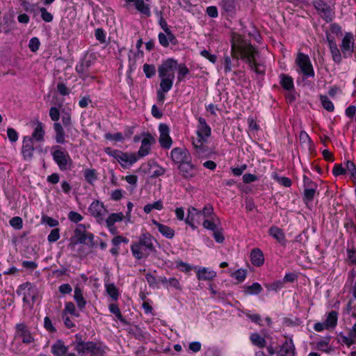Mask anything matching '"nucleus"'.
I'll list each match as a JSON object with an SVG mask.
<instances>
[{
	"mask_svg": "<svg viewBox=\"0 0 356 356\" xmlns=\"http://www.w3.org/2000/svg\"><path fill=\"white\" fill-rule=\"evenodd\" d=\"M258 51L248 40L241 35H235L232 38V55L236 58V63L241 58L246 62L251 70L258 74H264V68L255 61V56Z\"/></svg>",
	"mask_w": 356,
	"mask_h": 356,
	"instance_id": "nucleus-1",
	"label": "nucleus"
},
{
	"mask_svg": "<svg viewBox=\"0 0 356 356\" xmlns=\"http://www.w3.org/2000/svg\"><path fill=\"white\" fill-rule=\"evenodd\" d=\"M154 238L149 233L142 234L138 241L131 245V250L134 257L137 259L147 258L151 253L156 251L154 243Z\"/></svg>",
	"mask_w": 356,
	"mask_h": 356,
	"instance_id": "nucleus-2",
	"label": "nucleus"
},
{
	"mask_svg": "<svg viewBox=\"0 0 356 356\" xmlns=\"http://www.w3.org/2000/svg\"><path fill=\"white\" fill-rule=\"evenodd\" d=\"M51 154L54 162L58 165L60 170L65 171L70 169L72 161L65 148L59 145H54L51 148Z\"/></svg>",
	"mask_w": 356,
	"mask_h": 356,
	"instance_id": "nucleus-3",
	"label": "nucleus"
},
{
	"mask_svg": "<svg viewBox=\"0 0 356 356\" xmlns=\"http://www.w3.org/2000/svg\"><path fill=\"white\" fill-rule=\"evenodd\" d=\"M94 235L92 233L86 232V226L83 224H79L74 231V236L71 240H75L73 243H82L86 244L92 248L95 245Z\"/></svg>",
	"mask_w": 356,
	"mask_h": 356,
	"instance_id": "nucleus-4",
	"label": "nucleus"
},
{
	"mask_svg": "<svg viewBox=\"0 0 356 356\" xmlns=\"http://www.w3.org/2000/svg\"><path fill=\"white\" fill-rule=\"evenodd\" d=\"M313 6L317 10L318 14L326 22H330L334 17V8H332L328 3L323 0H314Z\"/></svg>",
	"mask_w": 356,
	"mask_h": 356,
	"instance_id": "nucleus-5",
	"label": "nucleus"
},
{
	"mask_svg": "<svg viewBox=\"0 0 356 356\" xmlns=\"http://www.w3.org/2000/svg\"><path fill=\"white\" fill-rule=\"evenodd\" d=\"M296 63L305 77L308 78L314 76V71L310 59L307 55H305L303 53H298L296 58Z\"/></svg>",
	"mask_w": 356,
	"mask_h": 356,
	"instance_id": "nucleus-6",
	"label": "nucleus"
},
{
	"mask_svg": "<svg viewBox=\"0 0 356 356\" xmlns=\"http://www.w3.org/2000/svg\"><path fill=\"white\" fill-rule=\"evenodd\" d=\"M178 66L177 61L173 58H168L159 66V77L175 78V70Z\"/></svg>",
	"mask_w": 356,
	"mask_h": 356,
	"instance_id": "nucleus-7",
	"label": "nucleus"
},
{
	"mask_svg": "<svg viewBox=\"0 0 356 356\" xmlns=\"http://www.w3.org/2000/svg\"><path fill=\"white\" fill-rule=\"evenodd\" d=\"M92 65V59L91 56H86L77 63L75 70L82 79L85 80L86 78L90 76L92 74L90 71Z\"/></svg>",
	"mask_w": 356,
	"mask_h": 356,
	"instance_id": "nucleus-8",
	"label": "nucleus"
},
{
	"mask_svg": "<svg viewBox=\"0 0 356 356\" xmlns=\"http://www.w3.org/2000/svg\"><path fill=\"white\" fill-rule=\"evenodd\" d=\"M19 295H23V301L30 303V301L34 302L36 298V288L31 283L26 282L20 285L17 291Z\"/></svg>",
	"mask_w": 356,
	"mask_h": 356,
	"instance_id": "nucleus-9",
	"label": "nucleus"
},
{
	"mask_svg": "<svg viewBox=\"0 0 356 356\" xmlns=\"http://www.w3.org/2000/svg\"><path fill=\"white\" fill-rule=\"evenodd\" d=\"M178 168L181 175L188 180L195 177L197 174V168L191 163V159L179 165Z\"/></svg>",
	"mask_w": 356,
	"mask_h": 356,
	"instance_id": "nucleus-10",
	"label": "nucleus"
},
{
	"mask_svg": "<svg viewBox=\"0 0 356 356\" xmlns=\"http://www.w3.org/2000/svg\"><path fill=\"white\" fill-rule=\"evenodd\" d=\"M171 158L175 163L179 165L191 159L189 152L186 148L181 147L172 149L171 151Z\"/></svg>",
	"mask_w": 356,
	"mask_h": 356,
	"instance_id": "nucleus-11",
	"label": "nucleus"
},
{
	"mask_svg": "<svg viewBox=\"0 0 356 356\" xmlns=\"http://www.w3.org/2000/svg\"><path fill=\"white\" fill-rule=\"evenodd\" d=\"M16 335L22 339L24 343L30 344L34 341L30 330L24 323H19L16 325Z\"/></svg>",
	"mask_w": 356,
	"mask_h": 356,
	"instance_id": "nucleus-12",
	"label": "nucleus"
},
{
	"mask_svg": "<svg viewBox=\"0 0 356 356\" xmlns=\"http://www.w3.org/2000/svg\"><path fill=\"white\" fill-rule=\"evenodd\" d=\"M75 337L76 340L72 344L74 346V349L79 356H85L86 353H90V350L93 347L92 341H83L79 334H76Z\"/></svg>",
	"mask_w": 356,
	"mask_h": 356,
	"instance_id": "nucleus-13",
	"label": "nucleus"
},
{
	"mask_svg": "<svg viewBox=\"0 0 356 356\" xmlns=\"http://www.w3.org/2000/svg\"><path fill=\"white\" fill-rule=\"evenodd\" d=\"M35 148L33 141L29 136H24L22 142V154L24 160L30 161L33 157Z\"/></svg>",
	"mask_w": 356,
	"mask_h": 356,
	"instance_id": "nucleus-14",
	"label": "nucleus"
},
{
	"mask_svg": "<svg viewBox=\"0 0 356 356\" xmlns=\"http://www.w3.org/2000/svg\"><path fill=\"white\" fill-rule=\"evenodd\" d=\"M196 133L197 135V138H202V140H204V139L208 140V138L211 134V127L207 124L206 120L202 117L198 118V125Z\"/></svg>",
	"mask_w": 356,
	"mask_h": 356,
	"instance_id": "nucleus-15",
	"label": "nucleus"
},
{
	"mask_svg": "<svg viewBox=\"0 0 356 356\" xmlns=\"http://www.w3.org/2000/svg\"><path fill=\"white\" fill-rule=\"evenodd\" d=\"M203 216L200 210H197L195 207H191L188 209L187 218L185 220V222L191 228L195 229L196 226L195 222H200Z\"/></svg>",
	"mask_w": 356,
	"mask_h": 356,
	"instance_id": "nucleus-16",
	"label": "nucleus"
},
{
	"mask_svg": "<svg viewBox=\"0 0 356 356\" xmlns=\"http://www.w3.org/2000/svg\"><path fill=\"white\" fill-rule=\"evenodd\" d=\"M353 36L351 33H346L342 39L341 49L344 57H348L353 52Z\"/></svg>",
	"mask_w": 356,
	"mask_h": 356,
	"instance_id": "nucleus-17",
	"label": "nucleus"
},
{
	"mask_svg": "<svg viewBox=\"0 0 356 356\" xmlns=\"http://www.w3.org/2000/svg\"><path fill=\"white\" fill-rule=\"evenodd\" d=\"M207 142V140L204 139L202 140V138H193L192 143L193 147L195 150V153L199 156H206L209 154V147L205 143Z\"/></svg>",
	"mask_w": 356,
	"mask_h": 356,
	"instance_id": "nucleus-18",
	"label": "nucleus"
},
{
	"mask_svg": "<svg viewBox=\"0 0 356 356\" xmlns=\"http://www.w3.org/2000/svg\"><path fill=\"white\" fill-rule=\"evenodd\" d=\"M88 210L90 214L98 220H102L104 213L106 212L104 204L98 200L94 201L89 207Z\"/></svg>",
	"mask_w": 356,
	"mask_h": 356,
	"instance_id": "nucleus-19",
	"label": "nucleus"
},
{
	"mask_svg": "<svg viewBox=\"0 0 356 356\" xmlns=\"http://www.w3.org/2000/svg\"><path fill=\"white\" fill-rule=\"evenodd\" d=\"M154 142V138L150 134H147L142 140L141 146L138 152V156L143 157L147 155L149 152L152 144H153Z\"/></svg>",
	"mask_w": 356,
	"mask_h": 356,
	"instance_id": "nucleus-20",
	"label": "nucleus"
},
{
	"mask_svg": "<svg viewBox=\"0 0 356 356\" xmlns=\"http://www.w3.org/2000/svg\"><path fill=\"white\" fill-rule=\"evenodd\" d=\"M138 161V158L133 153L122 152L118 163L123 168H128Z\"/></svg>",
	"mask_w": 356,
	"mask_h": 356,
	"instance_id": "nucleus-21",
	"label": "nucleus"
},
{
	"mask_svg": "<svg viewBox=\"0 0 356 356\" xmlns=\"http://www.w3.org/2000/svg\"><path fill=\"white\" fill-rule=\"evenodd\" d=\"M278 356H295V346L291 339L286 340L277 352Z\"/></svg>",
	"mask_w": 356,
	"mask_h": 356,
	"instance_id": "nucleus-22",
	"label": "nucleus"
},
{
	"mask_svg": "<svg viewBox=\"0 0 356 356\" xmlns=\"http://www.w3.org/2000/svg\"><path fill=\"white\" fill-rule=\"evenodd\" d=\"M54 130L55 131L54 139L58 144H65V133L64 128L60 122H54Z\"/></svg>",
	"mask_w": 356,
	"mask_h": 356,
	"instance_id": "nucleus-23",
	"label": "nucleus"
},
{
	"mask_svg": "<svg viewBox=\"0 0 356 356\" xmlns=\"http://www.w3.org/2000/svg\"><path fill=\"white\" fill-rule=\"evenodd\" d=\"M152 223L156 226L159 232L167 238L171 239L175 236V230L168 225L161 224L155 220H152Z\"/></svg>",
	"mask_w": 356,
	"mask_h": 356,
	"instance_id": "nucleus-24",
	"label": "nucleus"
},
{
	"mask_svg": "<svg viewBox=\"0 0 356 356\" xmlns=\"http://www.w3.org/2000/svg\"><path fill=\"white\" fill-rule=\"evenodd\" d=\"M68 351V347L64 344L62 340H57L51 346V353L55 356H64Z\"/></svg>",
	"mask_w": 356,
	"mask_h": 356,
	"instance_id": "nucleus-25",
	"label": "nucleus"
},
{
	"mask_svg": "<svg viewBox=\"0 0 356 356\" xmlns=\"http://www.w3.org/2000/svg\"><path fill=\"white\" fill-rule=\"evenodd\" d=\"M127 3L134 2L135 8L140 13L149 17L151 15L150 8L148 4L145 3L144 0H125Z\"/></svg>",
	"mask_w": 356,
	"mask_h": 356,
	"instance_id": "nucleus-26",
	"label": "nucleus"
},
{
	"mask_svg": "<svg viewBox=\"0 0 356 356\" xmlns=\"http://www.w3.org/2000/svg\"><path fill=\"white\" fill-rule=\"evenodd\" d=\"M44 134L45 132L43 124L38 121L37 126L34 129L33 132L32 133L31 136H29V138H31L32 141L35 140L37 142H42L44 140Z\"/></svg>",
	"mask_w": 356,
	"mask_h": 356,
	"instance_id": "nucleus-27",
	"label": "nucleus"
},
{
	"mask_svg": "<svg viewBox=\"0 0 356 356\" xmlns=\"http://www.w3.org/2000/svg\"><path fill=\"white\" fill-rule=\"evenodd\" d=\"M250 260L254 266H261L264 261V257L262 251L259 248L253 249L250 254Z\"/></svg>",
	"mask_w": 356,
	"mask_h": 356,
	"instance_id": "nucleus-28",
	"label": "nucleus"
},
{
	"mask_svg": "<svg viewBox=\"0 0 356 356\" xmlns=\"http://www.w3.org/2000/svg\"><path fill=\"white\" fill-rule=\"evenodd\" d=\"M159 42L160 44L163 47H168L171 43L172 44L176 45L178 44V40L176 38L175 35L173 34V39L168 35V34L165 33H159Z\"/></svg>",
	"mask_w": 356,
	"mask_h": 356,
	"instance_id": "nucleus-29",
	"label": "nucleus"
},
{
	"mask_svg": "<svg viewBox=\"0 0 356 356\" xmlns=\"http://www.w3.org/2000/svg\"><path fill=\"white\" fill-rule=\"evenodd\" d=\"M269 234L275 238L280 244L285 245L286 238L283 231L277 227H271L269 229Z\"/></svg>",
	"mask_w": 356,
	"mask_h": 356,
	"instance_id": "nucleus-30",
	"label": "nucleus"
},
{
	"mask_svg": "<svg viewBox=\"0 0 356 356\" xmlns=\"http://www.w3.org/2000/svg\"><path fill=\"white\" fill-rule=\"evenodd\" d=\"M243 292L248 295H257L263 290L261 285L258 282H254L252 285L243 286Z\"/></svg>",
	"mask_w": 356,
	"mask_h": 356,
	"instance_id": "nucleus-31",
	"label": "nucleus"
},
{
	"mask_svg": "<svg viewBox=\"0 0 356 356\" xmlns=\"http://www.w3.org/2000/svg\"><path fill=\"white\" fill-rule=\"evenodd\" d=\"M124 218L122 213H111L106 220V226L111 231L113 226L116 222L122 221Z\"/></svg>",
	"mask_w": 356,
	"mask_h": 356,
	"instance_id": "nucleus-32",
	"label": "nucleus"
},
{
	"mask_svg": "<svg viewBox=\"0 0 356 356\" xmlns=\"http://www.w3.org/2000/svg\"><path fill=\"white\" fill-rule=\"evenodd\" d=\"M216 275V272L209 270L207 268H203L197 271V276L198 280H211Z\"/></svg>",
	"mask_w": 356,
	"mask_h": 356,
	"instance_id": "nucleus-33",
	"label": "nucleus"
},
{
	"mask_svg": "<svg viewBox=\"0 0 356 356\" xmlns=\"http://www.w3.org/2000/svg\"><path fill=\"white\" fill-rule=\"evenodd\" d=\"M74 298L76 302L77 306L80 309H83L85 308L86 305V301L82 295L81 289L76 286L74 289Z\"/></svg>",
	"mask_w": 356,
	"mask_h": 356,
	"instance_id": "nucleus-34",
	"label": "nucleus"
},
{
	"mask_svg": "<svg viewBox=\"0 0 356 356\" xmlns=\"http://www.w3.org/2000/svg\"><path fill=\"white\" fill-rule=\"evenodd\" d=\"M280 83L283 87V88L286 90H291L294 87L293 79L284 74H282L280 75Z\"/></svg>",
	"mask_w": 356,
	"mask_h": 356,
	"instance_id": "nucleus-35",
	"label": "nucleus"
},
{
	"mask_svg": "<svg viewBox=\"0 0 356 356\" xmlns=\"http://www.w3.org/2000/svg\"><path fill=\"white\" fill-rule=\"evenodd\" d=\"M338 320V313L335 311H332L328 313L326 320L325 324L327 325V328L332 327L334 328L336 327L337 324Z\"/></svg>",
	"mask_w": 356,
	"mask_h": 356,
	"instance_id": "nucleus-36",
	"label": "nucleus"
},
{
	"mask_svg": "<svg viewBox=\"0 0 356 356\" xmlns=\"http://www.w3.org/2000/svg\"><path fill=\"white\" fill-rule=\"evenodd\" d=\"M161 79L160 90L168 92L172 87L175 78L159 77Z\"/></svg>",
	"mask_w": 356,
	"mask_h": 356,
	"instance_id": "nucleus-37",
	"label": "nucleus"
},
{
	"mask_svg": "<svg viewBox=\"0 0 356 356\" xmlns=\"http://www.w3.org/2000/svg\"><path fill=\"white\" fill-rule=\"evenodd\" d=\"M250 340L254 346H257L259 348H264L266 346V341L265 339L258 333L252 334L250 336Z\"/></svg>",
	"mask_w": 356,
	"mask_h": 356,
	"instance_id": "nucleus-38",
	"label": "nucleus"
},
{
	"mask_svg": "<svg viewBox=\"0 0 356 356\" xmlns=\"http://www.w3.org/2000/svg\"><path fill=\"white\" fill-rule=\"evenodd\" d=\"M177 70H178L177 81L181 82L184 80L186 76L189 74V70L184 63L178 64Z\"/></svg>",
	"mask_w": 356,
	"mask_h": 356,
	"instance_id": "nucleus-39",
	"label": "nucleus"
},
{
	"mask_svg": "<svg viewBox=\"0 0 356 356\" xmlns=\"http://www.w3.org/2000/svg\"><path fill=\"white\" fill-rule=\"evenodd\" d=\"M222 6L225 12L233 14L236 10L235 0H222Z\"/></svg>",
	"mask_w": 356,
	"mask_h": 356,
	"instance_id": "nucleus-40",
	"label": "nucleus"
},
{
	"mask_svg": "<svg viewBox=\"0 0 356 356\" xmlns=\"http://www.w3.org/2000/svg\"><path fill=\"white\" fill-rule=\"evenodd\" d=\"M107 293L112 298L113 300H117L119 297V291L114 284H108L105 285Z\"/></svg>",
	"mask_w": 356,
	"mask_h": 356,
	"instance_id": "nucleus-41",
	"label": "nucleus"
},
{
	"mask_svg": "<svg viewBox=\"0 0 356 356\" xmlns=\"http://www.w3.org/2000/svg\"><path fill=\"white\" fill-rule=\"evenodd\" d=\"M109 311L113 314L116 318L122 323L127 324L126 320L124 318L122 313L116 304H111L109 305Z\"/></svg>",
	"mask_w": 356,
	"mask_h": 356,
	"instance_id": "nucleus-42",
	"label": "nucleus"
},
{
	"mask_svg": "<svg viewBox=\"0 0 356 356\" xmlns=\"http://www.w3.org/2000/svg\"><path fill=\"white\" fill-rule=\"evenodd\" d=\"M163 208V202L161 200H158L152 204H146L144 207V211L146 213H149L152 209L161 210Z\"/></svg>",
	"mask_w": 356,
	"mask_h": 356,
	"instance_id": "nucleus-43",
	"label": "nucleus"
},
{
	"mask_svg": "<svg viewBox=\"0 0 356 356\" xmlns=\"http://www.w3.org/2000/svg\"><path fill=\"white\" fill-rule=\"evenodd\" d=\"M299 138L302 145H304L306 148L310 149L312 146V140L305 131H300Z\"/></svg>",
	"mask_w": 356,
	"mask_h": 356,
	"instance_id": "nucleus-44",
	"label": "nucleus"
},
{
	"mask_svg": "<svg viewBox=\"0 0 356 356\" xmlns=\"http://www.w3.org/2000/svg\"><path fill=\"white\" fill-rule=\"evenodd\" d=\"M92 346L90 350V356H104V348L100 344L92 342Z\"/></svg>",
	"mask_w": 356,
	"mask_h": 356,
	"instance_id": "nucleus-45",
	"label": "nucleus"
},
{
	"mask_svg": "<svg viewBox=\"0 0 356 356\" xmlns=\"http://www.w3.org/2000/svg\"><path fill=\"white\" fill-rule=\"evenodd\" d=\"M62 123L63 127L67 130L70 131L72 127V122L71 115L69 113H65L62 115Z\"/></svg>",
	"mask_w": 356,
	"mask_h": 356,
	"instance_id": "nucleus-46",
	"label": "nucleus"
},
{
	"mask_svg": "<svg viewBox=\"0 0 356 356\" xmlns=\"http://www.w3.org/2000/svg\"><path fill=\"white\" fill-rule=\"evenodd\" d=\"M321 104L325 109L327 111H334V106L332 102L329 99V98L325 95H321Z\"/></svg>",
	"mask_w": 356,
	"mask_h": 356,
	"instance_id": "nucleus-47",
	"label": "nucleus"
},
{
	"mask_svg": "<svg viewBox=\"0 0 356 356\" xmlns=\"http://www.w3.org/2000/svg\"><path fill=\"white\" fill-rule=\"evenodd\" d=\"M317 188L304 189L303 200L305 202H311L314 200Z\"/></svg>",
	"mask_w": 356,
	"mask_h": 356,
	"instance_id": "nucleus-48",
	"label": "nucleus"
},
{
	"mask_svg": "<svg viewBox=\"0 0 356 356\" xmlns=\"http://www.w3.org/2000/svg\"><path fill=\"white\" fill-rule=\"evenodd\" d=\"M232 54V51L231 52ZM232 56H233L232 54ZM234 58V57L232 56ZM235 59L236 60V58H235ZM238 65V63H237L236 62V64H233L232 62V60L230 58V57L229 56H225V58H224V67H225V73L227 72H231L232 70V67L236 66Z\"/></svg>",
	"mask_w": 356,
	"mask_h": 356,
	"instance_id": "nucleus-49",
	"label": "nucleus"
},
{
	"mask_svg": "<svg viewBox=\"0 0 356 356\" xmlns=\"http://www.w3.org/2000/svg\"><path fill=\"white\" fill-rule=\"evenodd\" d=\"M159 24L161 29L164 31V32L168 34L171 39H173V33L169 29L167 22L164 19L161 14L160 16Z\"/></svg>",
	"mask_w": 356,
	"mask_h": 356,
	"instance_id": "nucleus-50",
	"label": "nucleus"
},
{
	"mask_svg": "<svg viewBox=\"0 0 356 356\" xmlns=\"http://www.w3.org/2000/svg\"><path fill=\"white\" fill-rule=\"evenodd\" d=\"M84 177L86 180L92 184L97 179L96 171L94 169H86L84 171Z\"/></svg>",
	"mask_w": 356,
	"mask_h": 356,
	"instance_id": "nucleus-51",
	"label": "nucleus"
},
{
	"mask_svg": "<svg viewBox=\"0 0 356 356\" xmlns=\"http://www.w3.org/2000/svg\"><path fill=\"white\" fill-rule=\"evenodd\" d=\"M39 12L41 13V17L42 20L45 22H51L53 20L54 17L52 14L48 12L45 8H39Z\"/></svg>",
	"mask_w": 356,
	"mask_h": 356,
	"instance_id": "nucleus-52",
	"label": "nucleus"
},
{
	"mask_svg": "<svg viewBox=\"0 0 356 356\" xmlns=\"http://www.w3.org/2000/svg\"><path fill=\"white\" fill-rule=\"evenodd\" d=\"M104 152H105V153L106 154H108L110 156L113 157L117 161L119 160L120 156L122 155V152H122L120 150H118V149H111V147H108L104 148Z\"/></svg>",
	"mask_w": 356,
	"mask_h": 356,
	"instance_id": "nucleus-53",
	"label": "nucleus"
},
{
	"mask_svg": "<svg viewBox=\"0 0 356 356\" xmlns=\"http://www.w3.org/2000/svg\"><path fill=\"white\" fill-rule=\"evenodd\" d=\"M143 71L147 78H151L156 74L154 65L145 63L143 65Z\"/></svg>",
	"mask_w": 356,
	"mask_h": 356,
	"instance_id": "nucleus-54",
	"label": "nucleus"
},
{
	"mask_svg": "<svg viewBox=\"0 0 356 356\" xmlns=\"http://www.w3.org/2000/svg\"><path fill=\"white\" fill-rule=\"evenodd\" d=\"M40 42L36 37L32 38L29 44V47L32 52H35L39 49Z\"/></svg>",
	"mask_w": 356,
	"mask_h": 356,
	"instance_id": "nucleus-55",
	"label": "nucleus"
},
{
	"mask_svg": "<svg viewBox=\"0 0 356 356\" xmlns=\"http://www.w3.org/2000/svg\"><path fill=\"white\" fill-rule=\"evenodd\" d=\"M60 238V229L58 228H55L52 229L50 234L48 235L47 239L49 242L53 243L58 241Z\"/></svg>",
	"mask_w": 356,
	"mask_h": 356,
	"instance_id": "nucleus-56",
	"label": "nucleus"
},
{
	"mask_svg": "<svg viewBox=\"0 0 356 356\" xmlns=\"http://www.w3.org/2000/svg\"><path fill=\"white\" fill-rule=\"evenodd\" d=\"M159 143L162 147L169 149L172 145V139L169 135L168 136H160Z\"/></svg>",
	"mask_w": 356,
	"mask_h": 356,
	"instance_id": "nucleus-57",
	"label": "nucleus"
},
{
	"mask_svg": "<svg viewBox=\"0 0 356 356\" xmlns=\"http://www.w3.org/2000/svg\"><path fill=\"white\" fill-rule=\"evenodd\" d=\"M345 169L348 170L350 172L351 177L356 180V166L352 161H347Z\"/></svg>",
	"mask_w": 356,
	"mask_h": 356,
	"instance_id": "nucleus-58",
	"label": "nucleus"
},
{
	"mask_svg": "<svg viewBox=\"0 0 356 356\" xmlns=\"http://www.w3.org/2000/svg\"><path fill=\"white\" fill-rule=\"evenodd\" d=\"M330 49V51H331V54H332V56L333 60L335 63H341V55L340 51L338 49V47H334L333 48Z\"/></svg>",
	"mask_w": 356,
	"mask_h": 356,
	"instance_id": "nucleus-59",
	"label": "nucleus"
},
{
	"mask_svg": "<svg viewBox=\"0 0 356 356\" xmlns=\"http://www.w3.org/2000/svg\"><path fill=\"white\" fill-rule=\"evenodd\" d=\"M246 270L243 269H238L235 271L233 275V277L237 280L239 282H242L245 280L246 277Z\"/></svg>",
	"mask_w": 356,
	"mask_h": 356,
	"instance_id": "nucleus-60",
	"label": "nucleus"
},
{
	"mask_svg": "<svg viewBox=\"0 0 356 356\" xmlns=\"http://www.w3.org/2000/svg\"><path fill=\"white\" fill-rule=\"evenodd\" d=\"M68 218L70 221L77 223L83 220V216L76 211H70L68 213Z\"/></svg>",
	"mask_w": 356,
	"mask_h": 356,
	"instance_id": "nucleus-61",
	"label": "nucleus"
},
{
	"mask_svg": "<svg viewBox=\"0 0 356 356\" xmlns=\"http://www.w3.org/2000/svg\"><path fill=\"white\" fill-rule=\"evenodd\" d=\"M42 222L46 223L47 225H48L49 227H56L59 224V222L57 220L54 219L53 218L47 216H42Z\"/></svg>",
	"mask_w": 356,
	"mask_h": 356,
	"instance_id": "nucleus-62",
	"label": "nucleus"
},
{
	"mask_svg": "<svg viewBox=\"0 0 356 356\" xmlns=\"http://www.w3.org/2000/svg\"><path fill=\"white\" fill-rule=\"evenodd\" d=\"M10 224L13 227L17 229H20L22 228V219L20 217L17 216L13 217L10 220Z\"/></svg>",
	"mask_w": 356,
	"mask_h": 356,
	"instance_id": "nucleus-63",
	"label": "nucleus"
},
{
	"mask_svg": "<svg viewBox=\"0 0 356 356\" xmlns=\"http://www.w3.org/2000/svg\"><path fill=\"white\" fill-rule=\"evenodd\" d=\"M7 136L11 143H15L18 140V134L13 128H8Z\"/></svg>",
	"mask_w": 356,
	"mask_h": 356,
	"instance_id": "nucleus-64",
	"label": "nucleus"
}]
</instances>
